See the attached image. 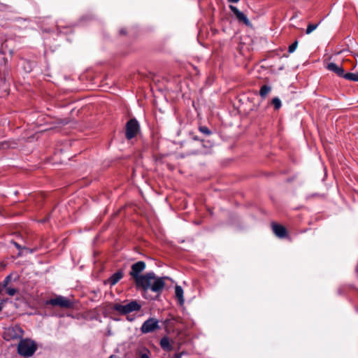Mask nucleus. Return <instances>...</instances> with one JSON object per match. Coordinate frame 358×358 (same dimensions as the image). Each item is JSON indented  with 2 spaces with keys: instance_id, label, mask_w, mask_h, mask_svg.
<instances>
[{
  "instance_id": "obj_27",
  "label": "nucleus",
  "mask_w": 358,
  "mask_h": 358,
  "mask_svg": "<svg viewBox=\"0 0 358 358\" xmlns=\"http://www.w3.org/2000/svg\"><path fill=\"white\" fill-rule=\"evenodd\" d=\"M357 57H358V55H357Z\"/></svg>"
},
{
  "instance_id": "obj_12",
  "label": "nucleus",
  "mask_w": 358,
  "mask_h": 358,
  "mask_svg": "<svg viewBox=\"0 0 358 358\" xmlns=\"http://www.w3.org/2000/svg\"><path fill=\"white\" fill-rule=\"evenodd\" d=\"M327 69L340 77H343L345 73L344 69L342 66L337 65L334 62H330L327 64Z\"/></svg>"
},
{
  "instance_id": "obj_24",
  "label": "nucleus",
  "mask_w": 358,
  "mask_h": 358,
  "mask_svg": "<svg viewBox=\"0 0 358 358\" xmlns=\"http://www.w3.org/2000/svg\"><path fill=\"white\" fill-rule=\"evenodd\" d=\"M240 0H228V1L229 2H231V3H237Z\"/></svg>"
},
{
  "instance_id": "obj_14",
  "label": "nucleus",
  "mask_w": 358,
  "mask_h": 358,
  "mask_svg": "<svg viewBox=\"0 0 358 358\" xmlns=\"http://www.w3.org/2000/svg\"><path fill=\"white\" fill-rule=\"evenodd\" d=\"M183 289L182 287L179 285H176L175 287V295L176 297L178 299L180 305H183L184 303V297H183Z\"/></svg>"
},
{
  "instance_id": "obj_11",
  "label": "nucleus",
  "mask_w": 358,
  "mask_h": 358,
  "mask_svg": "<svg viewBox=\"0 0 358 358\" xmlns=\"http://www.w3.org/2000/svg\"><path fill=\"white\" fill-rule=\"evenodd\" d=\"M123 271L122 270L117 271L108 278L105 283L109 284L110 286H113L116 285L123 278Z\"/></svg>"
},
{
  "instance_id": "obj_1",
  "label": "nucleus",
  "mask_w": 358,
  "mask_h": 358,
  "mask_svg": "<svg viewBox=\"0 0 358 358\" xmlns=\"http://www.w3.org/2000/svg\"><path fill=\"white\" fill-rule=\"evenodd\" d=\"M165 278L156 277L153 272H150L138 278L136 285L137 288L141 287L145 291L151 289L154 292H160L165 286Z\"/></svg>"
},
{
  "instance_id": "obj_6",
  "label": "nucleus",
  "mask_w": 358,
  "mask_h": 358,
  "mask_svg": "<svg viewBox=\"0 0 358 358\" xmlns=\"http://www.w3.org/2000/svg\"><path fill=\"white\" fill-rule=\"evenodd\" d=\"M159 329V320L153 317H150L143 323L141 331L143 334H148Z\"/></svg>"
},
{
  "instance_id": "obj_2",
  "label": "nucleus",
  "mask_w": 358,
  "mask_h": 358,
  "mask_svg": "<svg viewBox=\"0 0 358 358\" xmlns=\"http://www.w3.org/2000/svg\"><path fill=\"white\" fill-rule=\"evenodd\" d=\"M36 343L30 339L21 340L17 345L18 353L23 357H31L36 350Z\"/></svg>"
},
{
  "instance_id": "obj_16",
  "label": "nucleus",
  "mask_w": 358,
  "mask_h": 358,
  "mask_svg": "<svg viewBox=\"0 0 358 358\" xmlns=\"http://www.w3.org/2000/svg\"><path fill=\"white\" fill-rule=\"evenodd\" d=\"M271 87L268 85H263L259 90V95L262 98L264 99L271 92Z\"/></svg>"
},
{
  "instance_id": "obj_15",
  "label": "nucleus",
  "mask_w": 358,
  "mask_h": 358,
  "mask_svg": "<svg viewBox=\"0 0 358 358\" xmlns=\"http://www.w3.org/2000/svg\"><path fill=\"white\" fill-rule=\"evenodd\" d=\"M343 78L348 80L358 82V71L355 73H344Z\"/></svg>"
},
{
  "instance_id": "obj_26",
  "label": "nucleus",
  "mask_w": 358,
  "mask_h": 358,
  "mask_svg": "<svg viewBox=\"0 0 358 358\" xmlns=\"http://www.w3.org/2000/svg\"><path fill=\"white\" fill-rule=\"evenodd\" d=\"M179 357H180V356H179V355H176V358H179Z\"/></svg>"
},
{
  "instance_id": "obj_22",
  "label": "nucleus",
  "mask_w": 358,
  "mask_h": 358,
  "mask_svg": "<svg viewBox=\"0 0 358 358\" xmlns=\"http://www.w3.org/2000/svg\"><path fill=\"white\" fill-rule=\"evenodd\" d=\"M10 281V277H7L6 279L2 282V283H0V293L3 290L5 289L4 287H6V285H8V282Z\"/></svg>"
},
{
  "instance_id": "obj_23",
  "label": "nucleus",
  "mask_w": 358,
  "mask_h": 358,
  "mask_svg": "<svg viewBox=\"0 0 358 358\" xmlns=\"http://www.w3.org/2000/svg\"><path fill=\"white\" fill-rule=\"evenodd\" d=\"M199 131L206 134V135H210L211 134V131L209 130V129L206 127H200L199 128Z\"/></svg>"
},
{
  "instance_id": "obj_4",
  "label": "nucleus",
  "mask_w": 358,
  "mask_h": 358,
  "mask_svg": "<svg viewBox=\"0 0 358 358\" xmlns=\"http://www.w3.org/2000/svg\"><path fill=\"white\" fill-rule=\"evenodd\" d=\"M141 305L136 301H131L127 303H117L114 306V309L120 314H127L134 311H138Z\"/></svg>"
},
{
  "instance_id": "obj_13",
  "label": "nucleus",
  "mask_w": 358,
  "mask_h": 358,
  "mask_svg": "<svg viewBox=\"0 0 358 358\" xmlns=\"http://www.w3.org/2000/svg\"><path fill=\"white\" fill-rule=\"evenodd\" d=\"M160 346L166 352H170L172 350V345L169 337L167 336H164L161 339Z\"/></svg>"
},
{
  "instance_id": "obj_3",
  "label": "nucleus",
  "mask_w": 358,
  "mask_h": 358,
  "mask_svg": "<svg viewBox=\"0 0 358 358\" xmlns=\"http://www.w3.org/2000/svg\"><path fill=\"white\" fill-rule=\"evenodd\" d=\"M3 338L7 341L16 340L23 336V331L18 325H10L4 327Z\"/></svg>"
},
{
  "instance_id": "obj_9",
  "label": "nucleus",
  "mask_w": 358,
  "mask_h": 358,
  "mask_svg": "<svg viewBox=\"0 0 358 358\" xmlns=\"http://www.w3.org/2000/svg\"><path fill=\"white\" fill-rule=\"evenodd\" d=\"M271 227L273 233L276 236L280 238L286 237L287 230L284 226L277 224L275 222H272Z\"/></svg>"
},
{
  "instance_id": "obj_18",
  "label": "nucleus",
  "mask_w": 358,
  "mask_h": 358,
  "mask_svg": "<svg viewBox=\"0 0 358 358\" xmlns=\"http://www.w3.org/2000/svg\"><path fill=\"white\" fill-rule=\"evenodd\" d=\"M317 27L318 24H309L306 31V34H310L312 31L316 29Z\"/></svg>"
},
{
  "instance_id": "obj_8",
  "label": "nucleus",
  "mask_w": 358,
  "mask_h": 358,
  "mask_svg": "<svg viewBox=\"0 0 358 358\" xmlns=\"http://www.w3.org/2000/svg\"><path fill=\"white\" fill-rule=\"evenodd\" d=\"M229 8L239 22H243L247 26L251 25V23L247 16L243 12L240 11L236 6L230 5Z\"/></svg>"
},
{
  "instance_id": "obj_17",
  "label": "nucleus",
  "mask_w": 358,
  "mask_h": 358,
  "mask_svg": "<svg viewBox=\"0 0 358 358\" xmlns=\"http://www.w3.org/2000/svg\"><path fill=\"white\" fill-rule=\"evenodd\" d=\"M272 103L273 104L275 110H278L282 106L281 101L278 97H275L272 99Z\"/></svg>"
},
{
  "instance_id": "obj_20",
  "label": "nucleus",
  "mask_w": 358,
  "mask_h": 358,
  "mask_svg": "<svg viewBox=\"0 0 358 358\" xmlns=\"http://www.w3.org/2000/svg\"><path fill=\"white\" fill-rule=\"evenodd\" d=\"M150 352L145 349L140 352V358H150Z\"/></svg>"
},
{
  "instance_id": "obj_21",
  "label": "nucleus",
  "mask_w": 358,
  "mask_h": 358,
  "mask_svg": "<svg viewBox=\"0 0 358 358\" xmlns=\"http://www.w3.org/2000/svg\"><path fill=\"white\" fill-rule=\"evenodd\" d=\"M297 45H298V41H294L292 44H291L289 46V48H288V52L289 53H292L295 51V50L297 48Z\"/></svg>"
},
{
  "instance_id": "obj_19",
  "label": "nucleus",
  "mask_w": 358,
  "mask_h": 358,
  "mask_svg": "<svg viewBox=\"0 0 358 358\" xmlns=\"http://www.w3.org/2000/svg\"><path fill=\"white\" fill-rule=\"evenodd\" d=\"M4 288H5L6 293L10 296H13L17 292V290L16 289L10 287H8V285Z\"/></svg>"
},
{
  "instance_id": "obj_5",
  "label": "nucleus",
  "mask_w": 358,
  "mask_h": 358,
  "mask_svg": "<svg viewBox=\"0 0 358 358\" xmlns=\"http://www.w3.org/2000/svg\"><path fill=\"white\" fill-rule=\"evenodd\" d=\"M139 124L135 119L129 120L126 124V138L129 140L133 138L136 136L139 131Z\"/></svg>"
},
{
  "instance_id": "obj_10",
  "label": "nucleus",
  "mask_w": 358,
  "mask_h": 358,
  "mask_svg": "<svg viewBox=\"0 0 358 358\" xmlns=\"http://www.w3.org/2000/svg\"><path fill=\"white\" fill-rule=\"evenodd\" d=\"M49 303L53 306H58L62 308H68L71 306V302L63 296H57L55 299H51L49 301Z\"/></svg>"
},
{
  "instance_id": "obj_7",
  "label": "nucleus",
  "mask_w": 358,
  "mask_h": 358,
  "mask_svg": "<svg viewBox=\"0 0 358 358\" xmlns=\"http://www.w3.org/2000/svg\"><path fill=\"white\" fill-rule=\"evenodd\" d=\"M145 268V263L143 261H139L131 266L129 274L134 279L136 285L138 282V278H141L142 275H140V273L143 271Z\"/></svg>"
},
{
  "instance_id": "obj_25",
  "label": "nucleus",
  "mask_w": 358,
  "mask_h": 358,
  "mask_svg": "<svg viewBox=\"0 0 358 358\" xmlns=\"http://www.w3.org/2000/svg\"><path fill=\"white\" fill-rule=\"evenodd\" d=\"M3 301L0 303V311L3 309Z\"/></svg>"
}]
</instances>
